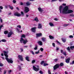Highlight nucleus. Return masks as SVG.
<instances>
[{
	"mask_svg": "<svg viewBox=\"0 0 74 74\" xmlns=\"http://www.w3.org/2000/svg\"><path fill=\"white\" fill-rule=\"evenodd\" d=\"M8 6L10 8V9H11V10H12L14 9V8L12 6H11V5H8Z\"/></svg>",
	"mask_w": 74,
	"mask_h": 74,
	"instance_id": "nucleus-19",
	"label": "nucleus"
},
{
	"mask_svg": "<svg viewBox=\"0 0 74 74\" xmlns=\"http://www.w3.org/2000/svg\"><path fill=\"white\" fill-rule=\"evenodd\" d=\"M49 25H50L51 26H54V25H53V24L52 23H49Z\"/></svg>",
	"mask_w": 74,
	"mask_h": 74,
	"instance_id": "nucleus-27",
	"label": "nucleus"
},
{
	"mask_svg": "<svg viewBox=\"0 0 74 74\" xmlns=\"http://www.w3.org/2000/svg\"><path fill=\"white\" fill-rule=\"evenodd\" d=\"M16 9L18 11H19V8H18V7H17L16 8Z\"/></svg>",
	"mask_w": 74,
	"mask_h": 74,
	"instance_id": "nucleus-62",
	"label": "nucleus"
},
{
	"mask_svg": "<svg viewBox=\"0 0 74 74\" xmlns=\"http://www.w3.org/2000/svg\"><path fill=\"white\" fill-rule=\"evenodd\" d=\"M4 33L5 34H7L8 33V31L7 30L5 31H4Z\"/></svg>",
	"mask_w": 74,
	"mask_h": 74,
	"instance_id": "nucleus-24",
	"label": "nucleus"
},
{
	"mask_svg": "<svg viewBox=\"0 0 74 74\" xmlns=\"http://www.w3.org/2000/svg\"><path fill=\"white\" fill-rule=\"evenodd\" d=\"M18 58L21 61H22V62L23 61V57H22V56L19 55L18 56Z\"/></svg>",
	"mask_w": 74,
	"mask_h": 74,
	"instance_id": "nucleus-8",
	"label": "nucleus"
},
{
	"mask_svg": "<svg viewBox=\"0 0 74 74\" xmlns=\"http://www.w3.org/2000/svg\"><path fill=\"white\" fill-rule=\"evenodd\" d=\"M70 48L71 50H73V48L74 49V46H71L70 47Z\"/></svg>",
	"mask_w": 74,
	"mask_h": 74,
	"instance_id": "nucleus-29",
	"label": "nucleus"
},
{
	"mask_svg": "<svg viewBox=\"0 0 74 74\" xmlns=\"http://www.w3.org/2000/svg\"><path fill=\"white\" fill-rule=\"evenodd\" d=\"M9 32L8 33V37L9 38L11 37V36H12V34H14V32Z\"/></svg>",
	"mask_w": 74,
	"mask_h": 74,
	"instance_id": "nucleus-7",
	"label": "nucleus"
},
{
	"mask_svg": "<svg viewBox=\"0 0 74 74\" xmlns=\"http://www.w3.org/2000/svg\"><path fill=\"white\" fill-rule=\"evenodd\" d=\"M70 16H72V17H73V16H74V14H70Z\"/></svg>",
	"mask_w": 74,
	"mask_h": 74,
	"instance_id": "nucleus-34",
	"label": "nucleus"
},
{
	"mask_svg": "<svg viewBox=\"0 0 74 74\" xmlns=\"http://www.w3.org/2000/svg\"><path fill=\"white\" fill-rule=\"evenodd\" d=\"M21 37H23V38H25L26 37V36L24 34H23L21 36Z\"/></svg>",
	"mask_w": 74,
	"mask_h": 74,
	"instance_id": "nucleus-30",
	"label": "nucleus"
},
{
	"mask_svg": "<svg viewBox=\"0 0 74 74\" xmlns=\"http://www.w3.org/2000/svg\"><path fill=\"white\" fill-rule=\"evenodd\" d=\"M47 65H48V64L45 63L43 64L44 66H47Z\"/></svg>",
	"mask_w": 74,
	"mask_h": 74,
	"instance_id": "nucleus-39",
	"label": "nucleus"
},
{
	"mask_svg": "<svg viewBox=\"0 0 74 74\" xmlns=\"http://www.w3.org/2000/svg\"><path fill=\"white\" fill-rule=\"evenodd\" d=\"M18 68L19 69V70H22V67L21 65H18Z\"/></svg>",
	"mask_w": 74,
	"mask_h": 74,
	"instance_id": "nucleus-23",
	"label": "nucleus"
},
{
	"mask_svg": "<svg viewBox=\"0 0 74 74\" xmlns=\"http://www.w3.org/2000/svg\"><path fill=\"white\" fill-rule=\"evenodd\" d=\"M36 27H33L32 28L31 30L32 32H36Z\"/></svg>",
	"mask_w": 74,
	"mask_h": 74,
	"instance_id": "nucleus-10",
	"label": "nucleus"
},
{
	"mask_svg": "<svg viewBox=\"0 0 74 74\" xmlns=\"http://www.w3.org/2000/svg\"><path fill=\"white\" fill-rule=\"evenodd\" d=\"M21 50V52H23V49L22 48H20Z\"/></svg>",
	"mask_w": 74,
	"mask_h": 74,
	"instance_id": "nucleus-37",
	"label": "nucleus"
},
{
	"mask_svg": "<svg viewBox=\"0 0 74 74\" xmlns=\"http://www.w3.org/2000/svg\"><path fill=\"white\" fill-rule=\"evenodd\" d=\"M35 62H36V61L35 60H33L32 62V64L34 63H35Z\"/></svg>",
	"mask_w": 74,
	"mask_h": 74,
	"instance_id": "nucleus-35",
	"label": "nucleus"
},
{
	"mask_svg": "<svg viewBox=\"0 0 74 74\" xmlns=\"http://www.w3.org/2000/svg\"><path fill=\"white\" fill-rule=\"evenodd\" d=\"M69 38H73V36L70 35L69 36Z\"/></svg>",
	"mask_w": 74,
	"mask_h": 74,
	"instance_id": "nucleus-41",
	"label": "nucleus"
},
{
	"mask_svg": "<svg viewBox=\"0 0 74 74\" xmlns=\"http://www.w3.org/2000/svg\"><path fill=\"white\" fill-rule=\"evenodd\" d=\"M53 46V47H55V44L54 43H52Z\"/></svg>",
	"mask_w": 74,
	"mask_h": 74,
	"instance_id": "nucleus-49",
	"label": "nucleus"
},
{
	"mask_svg": "<svg viewBox=\"0 0 74 74\" xmlns=\"http://www.w3.org/2000/svg\"><path fill=\"white\" fill-rule=\"evenodd\" d=\"M20 41L21 43V44H22V43H23V41H24V39H23L22 38H21V40Z\"/></svg>",
	"mask_w": 74,
	"mask_h": 74,
	"instance_id": "nucleus-16",
	"label": "nucleus"
},
{
	"mask_svg": "<svg viewBox=\"0 0 74 74\" xmlns=\"http://www.w3.org/2000/svg\"><path fill=\"white\" fill-rule=\"evenodd\" d=\"M17 27H19L20 29H21V26L20 25H18L17 26Z\"/></svg>",
	"mask_w": 74,
	"mask_h": 74,
	"instance_id": "nucleus-44",
	"label": "nucleus"
},
{
	"mask_svg": "<svg viewBox=\"0 0 74 74\" xmlns=\"http://www.w3.org/2000/svg\"><path fill=\"white\" fill-rule=\"evenodd\" d=\"M64 56H66L67 55V54H66V52H65L64 53Z\"/></svg>",
	"mask_w": 74,
	"mask_h": 74,
	"instance_id": "nucleus-61",
	"label": "nucleus"
},
{
	"mask_svg": "<svg viewBox=\"0 0 74 74\" xmlns=\"http://www.w3.org/2000/svg\"><path fill=\"white\" fill-rule=\"evenodd\" d=\"M3 64H2V63H1L0 62V66L1 67H3Z\"/></svg>",
	"mask_w": 74,
	"mask_h": 74,
	"instance_id": "nucleus-42",
	"label": "nucleus"
},
{
	"mask_svg": "<svg viewBox=\"0 0 74 74\" xmlns=\"http://www.w3.org/2000/svg\"><path fill=\"white\" fill-rule=\"evenodd\" d=\"M36 37H41L42 36V34L41 33H37L36 34Z\"/></svg>",
	"mask_w": 74,
	"mask_h": 74,
	"instance_id": "nucleus-11",
	"label": "nucleus"
},
{
	"mask_svg": "<svg viewBox=\"0 0 74 74\" xmlns=\"http://www.w3.org/2000/svg\"><path fill=\"white\" fill-rule=\"evenodd\" d=\"M40 50L42 52H43V50H44V49L42 48H40Z\"/></svg>",
	"mask_w": 74,
	"mask_h": 74,
	"instance_id": "nucleus-43",
	"label": "nucleus"
},
{
	"mask_svg": "<svg viewBox=\"0 0 74 74\" xmlns=\"http://www.w3.org/2000/svg\"><path fill=\"white\" fill-rule=\"evenodd\" d=\"M37 67H38V68H36L35 66H33V69L34 70V71H39V70H40V68H39V66H37Z\"/></svg>",
	"mask_w": 74,
	"mask_h": 74,
	"instance_id": "nucleus-4",
	"label": "nucleus"
},
{
	"mask_svg": "<svg viewBox=\"0 0 74 74\" xmlns=\"http://www.w3.org/2000/svg\"><path fill=\"white\" fill-rule=\"evenodd\" d=\"M49 37L50 39H54V37L51 35H49Z\"/></svg>",
	"mask_w": 74,
	"mask_h": 74,
	"instance_id": "nucleus-22",
	"label": "nucleus"
},
{
	"mask_svg": "<svg viewBox=\"0 0 74 74\" xmlns=\"http://www.w3.org/2000/svg\"><path fill=\"white\" fill-rule=\"evenodd\" d=\"M14 3V4L16 3V1L15 0H13L12 1Z\"/></svg>",
	"mask_w": 74,
	"mask_h": 74,
	"instance_id": "nucleus-46",
	"label": "nucleus"
},
{
	"mask_svg": "<svg viewBox=\"0 0 74 74\" xmlns=\"http://www.w3.org/2000/svg\"><path fill=\"white\" fill-rule=\"evenodd\" d=\"M54 60L55 62H57V61H58V59L56 58Z\"/></svg>",
	"mask_w": 74,
	"mask_h": 74,
	"instance_id": "nucleus-36",
	"label": "nucleus"
},
{
	"mask_svg": "<svg viewBox=\"0 0 74 74\" xmlns=\"http://www.w3.org/2000/svg\"><path fill=\"white\" fill-rule=\"evenodd\" d=\"M63 66H64V64L63 63H61L60 64H59V66H60V67Z\"/></svg>",
	"mask_w": 74,
	"mask_h": 74,
	"instance_id": "nucleus-26",
	"label": "nucleus"
},
{
	"mask_svg": "<svg viewBox=\"0 0 74 74\" xmlns=\"http://www.w3.org/2000/svg\"><path fill=\"white\" fill-rule=\"evenodd\" d=\"M62 8H63V6H62V5H60L59 7V10H60V14L62 13Z\"/></svg>",
	"mask_w": 74,
	"mask_h": 74,
	"instance_id": "nucleus-12",
	"label": "nucleus"
},
{
	"mask_svg": "<svg viewBox=\"0 0 74 74\" xmlns=\"http://www.w3.org/2000/svg\"><path fill=\"white\" fill-rule=\"evenodd\" d=\"M68 25V24H64V27H67V26Z\"/></svg>",
	"mask_w": 74,
	"mask_h": 74,
	"instance_id": "nucleus-51",
	"label": "nucleus"
},
{
	"mask_svg": "<svg viewBox=\"0 0 74 74\" xmlns=\"http://www.w3.org/2000/svg\"><path fill=\"white\" fill-rule=\"evenodd\" d=\"M34 50H37V45H35V47L34 48Z\"/></svg>",
	"mask_w": 74,
	"mask_h": 74,
	"instance_id": "nucleus-31",
	"label": "nucleus"
},
{
	"mask_svg": "<svg viewBox=\"0 0 74 74\" xmlns=\"http://www.w3.org/2000/svg\"><path fill=\"white\" fill-rule=\"evenodd\" d=\"M20 4L21 5H23V3L22 2H21L20 3Z\"/></svg>",
	"mask_w": 74,
	"mask_h": 74,
	"instance_id": "nucleus-63",
	"label": "nucleus"
},
{
	"mask_svg": "<svg viewBox=\"0 0 74 74\" xmlns=\"http://www.w3.org/2000/svg\"><path fill=\"white\" fill-rule=\"evenodd\" d=\"M14 16H17L18 17H19L21 16V14L20 13H19L18 12H15L14 14Z\"/></svg>",
	"mask_w": 74,
	"mask_h": 74,
	"instance_id": "nucleus-6",
	"label": "nucleus"
},
{
	"mask_svg": "<svg viewBox=\"0 0 74 74\" xmlns=\"http://www.w3.org/2000/svg\"><path fill=\"white\" fill-rule=\"evenodd\" d=\"M58 0H52L51 1V2H53L54 1H57Z\"/></svg>",
	"mask_w": 74,
	"mask_h": 74,
	"instance_id": "nucleus-58",
	"label": "nucleus"
},
{
	"mask_svg": "<svg viewBox=\"0 0 74 74\" xmlns=\"http://www.w3.org/2000/svg\"><path fill=\"white\" fill-rule=\"evenodd\" d=\"M67 50H68V51H69V52H71V51H70V47H67L66 48Z\"/></svg>",
	"mask_w": 74,
	"mask_h": 74,
	"instance_id": "nucleus-28",
	"label": "nucleus"
},
{
	"mask_svg": "<svg viewBox=\"0 0 74 74\" xmlns=\"http://www.w3.org/2000/svg\"><path fill=\"white\" fill-rule=\"evenodd\" d=\"M12 71L11 70H10V71H8V73L9 74H10L11 73V72Z\"/></svg>",
	"mask_w": 74,
	"mask_h": 74,
	"instance_id": "nucleus-50",
	"label": "nucleus"
},
{
	"mask_svg": "<svg viewBox=\"0 0 74 74\" xmlns=\"http://www.w3.org/2000/svg\"><path fill=\"white\" fill-rule=\"evenodd\" d=\"M0 9H1V10H3V6H0Z\"/></svg>",
	"mask_w": 74,
	"mask_h": 74,
	"instance_id": "nucleus-56",
	"label": "nucleus"
},
{
	"mask_svg": "<svg viewBox=\"0 0 74 74\" xmlns=\"http://www.w3.org/2000/svg\"><path fill=\"white\" fill-rule=\"evenodd\" d=\"M62 5H63V6H66V3H63V4H62Z\"/></svg>",
	"mask_w": 74,
	"mask_h": 74,
	"instance_id": "nucleus-55",
	"label": "nucleus"
},
{
	"mask_svg": "<svg viewBox=\"0 0 74 74\" xmlns=\"http://www.w3.org/2000/svg\"><path fill=\"white\" fill-rule=\"evenodd\" d=\"M48 73L49 74H51V71L49 70L48 71Z\"/></svg>",
	"mask_w": 74,
	"mask_h": 74,
	"instance_id": "nucleus-54",
	"label": "nucleus"
},
{
	"mask_svg": "<svg viewBox=\"0 0 74 74\" xmlns=\"http://www.w3.org/2000/svg\"><path fill=\"white\" fill-rule=\"evenodd\" d=\"M34 21H35L36 22H38V21H39V20H38V18H37V17L34 18Z\"/></svg>",
	"mask_w": 74,
	"mask_h": 74,
	"instance_id": "nucleus-21",
	"label": "nucleus"
},
{
	"mask_svg": "<svg viewBox=\"0 0 74 74\" xmlns=\"http://www.w3.org/2000/svg\"><path fill=\"white\" fill-rule=\"evenodd\" d=\"M56 48V50L57 51H58V50L59 49L58 47H57Z\"/></svg>",
	"mask_w": 74,
	"mask_h": 74,
	"instance_id": "nucleus-59",
	"label": "nucleus"
},
{
	"mask_svg": "<svg viewBox=\"0 0 74 74\" xmlns=\"http://www.w3.org/2000/svg\"><path fill=\"white\" fill-rule=\"evenodd\" d=\"M25 59L27 61H28V62H29L30 61V60H29V56H27L25 58Z\"/></svg>",
	"mask_w": 74,
	"mask_h": 74,
	"instance_id": "nucleus-17",
	"label": "nucleus"
},
{
	"mask_svg": "<svg viewBox=\"0 0 74 74\" xmlns=\"http://www.w3.org/2000/svg\"><path fill=\"white\" fill-rule=\"evenodd\" d=\"M56 42H57V43H58V44H60V42H59V41H56Z\"/></svg>",
	"mask_w": 74,
	"mask_h": 74,
	"instance_id": "nucleus-57",
	"label": "nucleus"
},
{
	"mask_svg": "<svg viewBox=\"0 0 74 74\" xmlns=\"http://www.w3.org/2000/svg\"><path fill=\"white\" fill-rule=\"evenodd\" d=\"M62 41H63V42H65L66 41V39H64V38H62Z\"/></svg>",
	"mask_w": 74,
	"mask_h": 74,
	"instance_id": "nucleus-25",
	"label": "nucleus"
},
{
	"mask_svg": "<svg viewBox=\"0 0 74 74\" xmlns=\"http://www.w3.org/2000/svg\"><path fill=\"white\" fill-rule=\"evenodd\" d=\"M73 12V11L72 10H69V6H66L64 8L62 12V14H71Z\"/></svg>",
	"mask_w": 74,
	"mask_h": 74,
	"instance_id": "nucleus-1",
	"label": "nucleus"
},
{
	"mask_svg": "<svg viewBox=\"0 0 74 74\" xmlns=\"http://www.w3.org/2000/svg\"><path fill=\"white\" fill-rule=\"evenodd\" d=\"M59 67V64H57L53 66L54 70H56L57 69H58Z\"/></svg>",
	"mask_w": 74,
	"mask_h": 74,
	"instance_id": "nucleus-3",
	"label": "nucleus"
},
{
	"mask_svg": "<svg viewBox=\"0 0 74 74\" xmlns=\"http://www.w3.org/2000/svg\"><path fill=\"white\" fill-rule=\"evenodd\" d=\"M21 15H22V16H24V13H23V12H22V11L21 12Z\"/></svg>",
	"mask_w": 74,
	"mask_h": 74,
	"instance_id": "nucleus-38",
	"label": "nucleus"
},
{
	"mask_svg": "<svg viewBox=\"0 0 74 74\" xmlns=\"http://www.w3.org/2000/svg\"><path fill=\"white\" fill-rule=\"evenodd\" d=\"M71 63H72V64H74V60H73L72 61V62Z\"/></svg>",
	"mask_w": 74,
	"mask_h": 74,
	"instance_id": "nucleus-60",
	"label": "nucleus"
},
{
	"mask_svg": "<svg viewBox=\"0 0 74 74\" xmlns=\"http://www.w3.org/2000/svg\"><path fill=\"white\" fill-rule=\"evenodd\" d=\"M27 42H28V41H27V40H24L23 42V44H26V43H27Z\"/></svg>",
	"mask_w": 74,
	"mask_h": 74,
	"instance_id": "nucleus-18",
	"label": "nucleus"
},
{
	"mask_svg": "<svg viewBox=\"0 0 74 74\" xmlns=\"http://www.w3.org/2000/svg\"><path fill=\"white\" fill-rule=\"evenodd\" d=\"M16 29L17 32H19V29L17 28H16Z\"/></svg>",
	"mask_w": 74,
	"mask_h": 74,
	"instance_id": "nucleus-52",
	"label": "nucleus"
},
{
	"mask_svg": "<svg viewBox=\"0 0 74 74\" xmlns=\"http://www.w3.org/2000/svg\"><path fill=\"white\" fill-rule=\"evenodd\" d=\"M44 63V61H42L41 62L40 64H42Z\"/></svg>",
	"mask_w": 74,
	"mask_h": 74,
	"instance_id": "nucleus-53",
	"label": "nucleus"
},
{
	"mask_svg": "<svg viewBox=\"0 0 74 74\" xmlns=\"http://www.w3.org/2000/svg\"><path fill=\"white\" fill-rule=\"evenodd\" d=\"M65 73L66 74H68V73L67 72V71H66L65 72Z\"/></svg>",
	"mask_w": 74,
	"mask_h": 74,
	"instance_id": "nucleus-64",
	"label": "nucleus"
},
{
	"mask_svg": "<svg viewBox=\"0 0 74 74\" xmlns=\"http://www.w3.org/2000/svg\"><path fill=\"white\" fill-rule=\"evenodd\" d=\"M42 40L43 41H45V38L44 37L42 38Z\"/></svg>",
	"mask_w": 74,
	"mask_h": 74,
	"instance_id": "nucleus-33",
	"label": "nucleus"
},
{
	"mask_svg": "<svg viewBox=\"0 0 74 74\" xmlns=\"http://www.w3.org/2000/svg\"><path fill=\"white\" fill-rule=\"evenodd\" d=\"M0 21L1 23H3V20L1 19V18L0 17Z\"/></svg>",
	"mask_w": 74,
	"mask_h": 74,
	"instance_id": "nucleus-47",
	"label": "nucleus"
},
{
	"mask_svg": "<svg viewBox=\"0 0 74 74\" xmlns=\"http://www.w3.org/2000/svg\"><path fill=\"white\" fill-rule=\"evenodd\" d=\"M38 29H42V25L40 24H39L38 27Z\"/></svg>",
	"mask_w": 74,
	"mask_h": 74,
	"instance_id": "nucleus-15",
	"label": "nucleus"
},
{
	"mask_svg": "<svg viewBox=\"0 0 74 74\" xmlns=\"http://www.w3.org/2000/svg\"><path fill=\"white\" fill-rule=\"evenodd\" d=\"M30 52H32V55H34V52L33 51H30Z\"/></svg>",
	"mask_w": 74,
	"mask_h": 74,
	"instance_id": "nucleus-45",
	"label": "nucleus"
},
{
	"mask_svg": "<svg viewBox=\"0 0 74 74\" xmlns=\"http://www.w3.org/2000/svg\"><path fill=\"white\" fill-rule=\"evenodd\" d=\"M37 43L39 45H42V42L41 41H38Z\"/></svg>",
	"mask_w": 74,
	"mask_h": 74,
	"instance_id": "nucleus-14",
	"label": "nucleus"
},
{
	"mask_svg": "<svg viewBox=\"0 0 74 74\" xmlns=\"http://www.w3.org/2000/svg\"><path fill=\"white\" fill-rule=\"evenodd\" d=\"M38 10L39 12H42L43 11H44V10L42 9L41 8H38Z\"/></svg>",
	"mask_w": 74,
	"mask_h": 74,
	"instance_id": "nucleus-13",
	"label": "nucleus"
},
{
	"mask_svg": "<svg viewBox=\"0 0 74 74\" xmlns=\"http://www.w3.org/2000/svg\"><path fill=\"white\" fill-rule=\"evenodd\" d=\"M29 8L27 7H25V10L24 11L25 13H27L29 11Z\"/></svg>",
	"mask_w": 74,
	"mask_h": 74,
	"instance_id": "nucleus-5",
	"label": "nucleus"
},
{
	"mask_svg": "<svg viewBox=\"0 0 74 74\" xmlns=\"http://www.w3.org/2000/svg\"><path fill=\"white\" fill-rule=\"evenodd\" d=\"M70 58L69 57L67 59L65 60V62L66 63H70Z\"/></svg>",
	"mask_w": 74,
	"mask_h": 74,
	"instance_id": "nucleus-9",
	"label": "nucleus"
},
{
	"mask_svg": "<svg viewBox=\"0 0 74 74\" xmlns=\"http://www.w3.org/2000/svg\"><path fill=\"white\" fill-rule=\"evenodd\" d=\"M1 41H2V42H6V41H7L5 39H2L1 40Z\"/></svg>",
	"mask_w": 74,
	"mask_h": 74,
	"instance_id": "nucleus-32",
	"label": "nucleus"
},
{
	"mask_svg": "<svg viewBox=\"0 0 74 74\" xmlns=\"http://www.w3.org/2000/svg\"><path fill=\"white\" fill-rule=\"evenodd\" d=\"M3 52L4 56H5V57H6L5 58V59H6L7 62L9 63H14V61L12 60V59L11 58H10V59L8 58V55H7V53H8V51H3Z\"/></svg>",
	"mask_w": 74,
	"mask_h": 74,
	"instance_id": "nucleus-2",
	"label": "nucleus"
},
{
	"mask_svg": "<svg viewBox=\"0 0 74 74\" xmlns=\"http://www.w3.org/2000/svg\"><path fill=\"white\" fill-rule=\"evenodd\" d=\"M26 4L27 6H29V5H30V4H31V3H30L29 1H28L26 3Z\"/></svg>",
	"mask_w": 74,
	"mask_h": 74,
	"instance_id": "nucleus-20",
	"label": "nucleus"
},
{
	"mask_svg": "<svg viewBox=\"0 0 74 74\" xmlns=\"http://www.w3.org/2000/svg\"><path fill=\"white\" fill-rule=\"evenodd\" d=\"M39 73L41 74H43V72H42V71H39Z\"/></svg>",
	"mask_w": 74,
	"mask_h": 74,
	"instance_id": "nucleus-48",
	"label": "nucleus"
},
{
	"mask_svg": "<svg viewBox=\"0 0 74 74\" xmlns=\"http://www.w3.org/2000/svg\"><path fill=\"white\" fill-rule=\"evenodd\" d=\"M40 53V50H39L38 51H36L35 52L36 54H38Z\"/></svg>",
	"mask_w": 74,
	"mask_h": 74,
	"instance_id": "nucleus-40",
	"label": "nucleus"
}]
</instances>
